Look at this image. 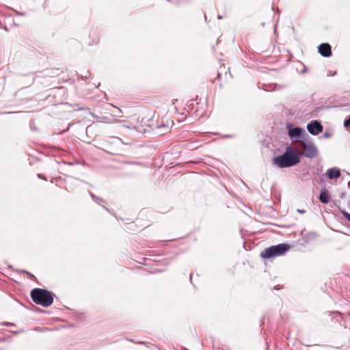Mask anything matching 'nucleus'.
Returning a JSON list of instances; mask_svg holds the SVG:
<instances>
[{
	"label": "nucleus",
	"instance_id": "nucleus-1",
	"mask_svg": "<svg viewBox=\"0 0 350 350\" xmlns=\"http://www.w3.org/2000/svg\"><path fill=\"white\" fill-rule=\"evenodd\" d=\"M301 155L295 154L291 147H287L282 155L273 159V163L280 168L291 167L300 161Z\"/></svg>",
	"mask_w": 350,
	"mask_h": 350
},
{
	"label": "nucleus",
	"instance_id": "nucleus-9",
	"mask_svg": "<svg viewBox=\"0 0 350 350\" xmlns=\"http://www.w3.org/2000/svg\"><path fill=\"white\" fill-rule=\"evenodd\" d=\"M319 200L323 204H327L329 201V196L327 191H322L321 192Z\"/></svg>",
	"mask_w": 350,
	"mask_h": 350
},
{
	"label": "nucleus",
	"instance_id": "nucleus-5",
	"mask_svg": "<svg viewBox=\"0 0 350 350\" xmlns=\"http://www.w3.org/2000/svg\"><path fill=\"white\" fill-rule=\"evenodd\" d=\"M288 134L290 138L298 144L299 139L302 137L303 135H307L304 129L299 127H289Z\"/></svg>",
	"mask_w": 350,
	"mask_h": 350
},
{
	"label": "nucleus",
	"instance_id": "nucleus-13",
	"mask_svg": "<svg viewBox=\"0 0 350 350\" xmlns=\"http://www.w3.org/2000/svg\"><path fill=\"white\" fill-rule=\"evenodd\" d=\"M323 136H324V137H329V134L327 133H325L323 134Z\"/></svg>",
	"mask_w": 350,
	"mask_h": 350
},
{
	"label": "nucleus",
	"instance_id": "nucleus-8",
	"mask_svg": "<svg viewBox=\"0 0 350 350\" xmlns=\"http://www.w3.org/2000/svg\"><path fill=\"white\" fill-rule=\"evenodd\" d=\"M327 174L329 179L337 178L340 176V170L336 167L329 168Z\"/></svg>",
	"mask_w": 350,
	"mask_h": 350
},
{
	"label": "nucleus",
	"instance_id": "nucleus-17",
	"mask_svg": "<svg viewBox=\"0 0 350 350\" xmlns=\"http://www.w3.org/2000/svg\"><path fill=\"white\" fill-rule=\"evenodd\" d=\"M217 18H218V19H221V16L220 15H218Z\"/></svg>",
	"mask_w": 350,
	"mask_h": 350
},
{
	"label": "nucleus",
	"instance_id": "nucleus-12",
	"mask_svg": "<svg viewBox=\"0 0 350 350\" xmlns=\"http://www.w3.org/2000/svg\"><path fill=\"white\" fill-rule=\"evenodd\" d=\"M344 217L350 221V214L347 212L342 213Z\"/></svg>",
	"mask_w": 350,
	"mask_h": 350
},
{
	"label": "nucleus",
	"instance_id": "nucleus-2",
	"mask_svg": "<svg viewBox=\"0 0 350 350\" xmlns=\"http://www.w3.org/2000/svg\"><path fill=\"white\" fill-rule=\"evenodd\" d=\"M31 297L36 304L44 307H48L53 302V295L49 291L43 288H33L31 291Z\"/></svg>",
	"mask_w": 350,
	"mask_h": 350
},
{
	"label": "nucleus",
	"instance_id": "nucleus-10",
	"mask_svg": "<svg viewBox=\"0 0 350 350\" xmlns=\"http://www.w3.org/2000/svg\"><path fill=\"white\" fill-rule=\"evenodd\" d=\"M117 110L118 111V112L117 113H114V116L116 117H118V118H122V112L121 111L120 109L119 108H117Z\"/></svg>",
	"mask_w": 350,
	"mask_h": 350
},
{
	"label": "nucleus",
	"instance_id": "nucleus-14",
	"mask_svg": "<svg viewBox=\"0 0 350 350\" xmlns=\"http://www.w3.org/2000/svg\"><path fill=\"white\" fill-rule=\"evenodd\" d=\"M7 326H14V325L12 323L5 324Z\"/></svg>",
	"mask_w": 350,
	"mask_h": 350
},
{
	"label": "nucleus",
	"instance_id": "nucleus-19",
	"mask_svg": "<svg viewBox=\"0 0 350 350\" xmlns=\"http://www.w3.org/2000/svg\"><path fill=\"white\" fill-rule=\"evenodd\" d=\"M92 197L93 199L95 198V196L94 195H92Z\"/></svg>",
	"mask_w": 350,
	"mask_h": 350
},
{
	"label": "nucleus",
	"instance_id": "nucleus-15",
	"mask_svg": "<svg viewBox=\"0 0 350 350\" xmlns=\"http://www.w3.org/2000/svg\"><path fill=\"white\" fill-rule=\"evenodd\" d=\"M298 212L301 213H305V211H300V210H298Z\"/></svg>",
	"mask_w": 350,
	"mask_h": 350
},
{
	"label": "nucleus",
	"instance_id": "nucleus-6",
	"mask_svg": "<svg viewBox=\"0 0 350 350\" xmlns=\"http://www.w3.org/2000/svg\"><path fill=\"white\" fill-rule=\"evenodd\" d=\"M307 129L310 133L316 135L322 132L323 126L319 122L314 120L308 124Z\"/></svg>",
	"mask_w": 350,
	"mask_h": 350
},
{
	"label": "nucleus",
	"instance_id": "nucleus-4",
	"mask_svg": "<svg viewBox=\"0 0 350 350\" xmlns=\"http://www.w3.org/2000/svg\"><path fill=\"white\" fill-rule=\"evenodd\" d=\"M298 146L303 149L304 155L307 158L312 159L317 156L318 149L314 144L310 141H299Z\"/></svg>",
	"mask_w": 350,
	"mask_h": 350
},
{
	"label": "nucleus",
	"instance_id": "nucleus-7",
	"mask_svg": "<svg viewBox=\"0 0 350 350\" xmlns=\"http://www.w3.org/2000/svg\"><path fill=\"white\" fill-rule=\"evenodd\" d=\"M319 52L323 57H329L332 55L330 45L327 43L321 44L319 46Z\"/></svg>",
	"mask_w": 350,
	"mask_h": 350
},
{
	"label": "nucleus",
	"instance_id": "nucleus-18",
	"mask_svg": "<svg viewBox=\"0 0 350 350\" xmlns=\"http://www.w3.org/2000/svg\"><path fill=\"white\" fill-rule=\"evenodd\" d=\"M14 334H18V331H16V332H14Z\"/></svg>",
	"mask_w": 350,
	"mask_h": 350
},
{
	"label": "nucleus",
	"instance_id": "nucleus-11",
	"mask_svg": "<svg viewBox=\"0 0 350 350\" xmlns=\"http://www.w3.org/2000/svg\"><path fill=\"white\" fill-rule=\"evenodd\" d=\"M344 126L345 127H348V126H350V115H349V117L348 119H347L345 122H344Z\"/></svg>",
	"mask_w": 350,
	"mask_h": 350
},
{
	"label": "nucleus",
	"instance_id": "nucleus-16",
	"mask_svg": "<svg viewBox=\"0 0 350 350\" xmlns=\"http://www.w3.org/2000/svg\"><path fill=\"white\" fill-rule=\"evenodd\" d=\"M38 176L40 178H42V175H41L40 174H38Z\"/></svg>",
	"mask_w": 350,
	"mask_h": 350
},
{
	"label": "nucleus",
	"instance_id": "nucleus-3",
	"mask_svg": "<svg viewBox=\"0 0 350 350\" xmlns=\"http://www.w3.org/2000/svg\"><path fill=\"white\" fill-rule=\"evenodd\" d=\"M290 249L288 244L280 243L267 248L261 252L260 256L264 258H270L285 254Z\"/></svg>",
	"mask_w": 350,
	"mask_h": 350
}]
</instances>
